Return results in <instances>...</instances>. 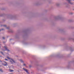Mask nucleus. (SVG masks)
Wrapping results in <instances>:
<instances>
[{"mask_svg":"<svg viewBox=\"0 0 74 74\" xmlns=\"http://www.w3.org/2000/svg\"><path fill=\"white\" fill-rule=\"evenodd\" d=\"M7 59H8L11 60H10V62L11 63H12V62H13L14 63H16V61L14 60L12 58H10L8 57H7Z\"/></svg>","mask_w":74,"mask_h":74,"instance_id":"obj_1","label":"nucleus"},{"mask_svg":"<svg viewBox=\"0 0 74 74\" xmlns=\"http://www.w3.org/2000/svg\"><path fill=\"white\" fill-rule=\"evenodd\" d=\"M60 18V16H56L55 17V19H56V20H58V19H59Z\"/></svg>","mask_w":74,"mask_h":74,"instance_id":"obj_2","label":"nucleus"},{"mask_svg":"<svg viewBox=\"0 0 74 74\" xmlns=\"http://www.w3.org/2000/svg\"><path fill=\"white\" fill-rule=\"evenodd\" d=\"M4 48L5 49V50L7 51H8V52H9L10 51V50H9L8 49H7V47H6V46H4Z\"/></svg>","mask_w":74,"mask_h":74,"instance_id":"obj_3","label":"nucleus"},{"mask_svg":"<svg viewBox=\"0 0 74 74\" xmlns=\"http://www.w3.org/2000/svg\"><path fill=\"white\" fill-rule=\"evenodd\" d=\"M4 62L5 63V64H4L3 63L2 64H3V66H7V63L6 62H5L4 61Z\"/></svg>","mask_w":74,"mask_h":74,"instance_id":"obj_4","label":"nucleus"},{"mask_svg":"<svg viewBox=\"0 0 74 74\" xmlns=\"http://www.w3.org/2000/svg\"><path fill=\"white\" fill-rule=\"evenodd\" d=\"M23 70H24V71H26V73H27L28 74H29V73L28 72V71H27V69L24 68H23Z\"/></svg>","mask_w":74,"mask_h":74,"instance_id":"obj_5","label":"nucleus"},{"mask_svg":"<svg viewBox=\"0 0 74 74\" xmlns=\"http://www.w3.org/2000/svg\"><path fill=\"white\" fill-rule=\"evenodd\" d=\"M69 3L70 4H73V3H72L70 1V0H67Z\"/></svg>","mask_w":74,"mask_h":74,"instance_id":"obj_6","label":"nucleus"},{"mask_svg":"<svg viewBox=\"0 0 74 74\" xmlns=\"http://www.w3.org/2000/svg\"><path fill=\"white\" fill-rule=\"evenodd\" d=\"M10 72H13V71H14V70H11V69L10 70Z\"/></svg>","mask_w":74,"mask_h":74,"instance_id":"obj_7","label":"nucleus"},{"mask_svg":"<svg viewBox=\"0 0 74 74\" xmlns=\"http://www.w3.org/2000/svg\"><path fill=\"white\" fill-rule=\"evenodd\" d=\"M20 62H23V60H20Z\"/></svg>","mask_w":74,"mask_h":74,"instance_id":"obj_8","label":"nucleus"},{"mask_svg":"<svg viewBox=\"0 0 74 74\" xmlns=\"http://www.w3.org/2000/svg\"><path fill=\"white\" fill-rule=\"evenodd\" d=\"M0 71H1V72H3V70L1 69H0Z\"/></svg>","mask_w":74,"mask_h":74,"instance_id":"obj_9","label":"nucleus"},{"mask_svg":"<svg viewBox=\"0 0 74 74\" xmlns=\"http://www.w3.org/2000/svg\"><path fill=\"white\" fill-rule=\"evenodd\" d=\"M26 64H23V66H26Z\"/></svg>","mask_w":74,"mask_h":74,"instance_id":"obj_10","label":"nucleus"},{"mask_svg":"<svg viewBox=\"0 0 74 74\" xmlns=\"http://www.w3.org/2000/svg\"><path fill=\"white\" fill-rule=\"evenodd\" d=\"M1 53L2 54V55H4V54H3V52H1Z\"/></svg>","mask_w":74,"mask_h":74,"instance_id":"obj_11","label":"nucleus"},{"mask_svg":"<svg viewBox=\"0 0 74 74\" xmlns=\"http://www.w3.org/2000/svg\"><path fill=\"white\" fill-rule=\"evenodd\" d=\"M29 67H32V66L31 65H30L29 66Z\"/></svg>","mask_w":74,"mask_h":74,"instance_id":"obj_12","label":"nucleus"},{"mask_svg":"<svg viewBox=\"0 0 74 74\" xmlns=\"http://www.w3.org/2000/svg\"><path fill=\"white\" fill-rule=\"evenodd\" d=\"M3 39H5V38L4 37H3Z\"/></svg>","mask_w":74,"mask_h":74,"instance_id":"obj_13","label":"nucleus"},{"mask_svg":"<svg viewBox=\"0 0 74 74\" xmlns=\"http://www.w3.org/2000/svg\"><path fill=\"white\" fill-rule=\"evenodd\" d=\"M5 60H7V59H5Z\"/></svg>","mask_w":74,"mask_h":74,"instance_id":"obj_14","label":"nucleus"},{"mask_svg":"<svg viewBox=\"0 0 74 74\" xmlns=\"http://www.w3.org/2000/svg\"><path fill=\"white\" fill-rule=\"evenodd\" d=\"M1 45V44H0V45ZM0 47H1V46H0Z\"/></svg>","mask_w":74,"mask_h":74,"instance_id":"obj_15","label":"nucleus"},{"mask_svg":"<svg viewBox=\"0 0 74 74\" xmlns=\"http://www.w3.org/2000/svg\"><path fill=\"white\" fill-rule=\"evenodd\" d=\"M3 51H5V50H3Z\"/></svg>","mask_w":74,"mask_h":74,"instance_id":"obj_16","label":"nucleus"},{"mask_svg":"<svg viewBox=\"0 0 74 74\" xmlns=\"http://www.w3.org/2000/svg\"><path fill=\"white\" fill-rule=\"evenodd\" d=\"M0 62H2L1 61H0Z\"/></svg>","mask_w":74,"mask_h":74,"instance_id":"obj_17","label":"nucleus"},{"mask_svg":"<svg viewBox=\"0 0 74 74\" xmlns=\"http://www.w3.org/2000/svg\"><path fill=\"white\" fill-rule=\"evenodd\" d=\"M0 31H1V29H0Z\"/></svg>","mask_w":74,"mask_h":74,"instance_id":"obj_18","label":"nucleus"},{"mask_svg":"<svg viewBox=\"0 0 74 74\" xmlns=\"http://www.w3.org/2000/svg\"><path fill=\"white\" fill-rule=\"evenodd\" d=\"M2 30H3V29H2Z\"/></svg>","mask_w":74,"mask_h":74,"instance_id":"obj_19","label":"nucleus"},{"mask_svg":"<svg viewBox=\"0 0 74 74\" xmlns=\"http://www.w3.org/2000/svg\"><path fill=\"white\" fill-rule=\"evenodd\" d=\"M73 10H74V9H73Z\"/></svg>","mask_w":74,"mask_h":74,"instance_id":"obj_20","label":"nucleus"},{"mask_svg":"<svg viewBox=\"0 0 74 74\" xmlns=\"http://www.w3.org/2000/svg\"><path fill=\"white\" fill-rule=\"evenodd\" d=\"M73 0L74 1V0Z\"/></svg>","mask_w":74,"mask_h":74,"instance_id":"obj_21","label":"nucleus"}]
</instances>
